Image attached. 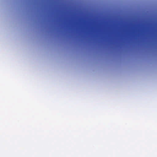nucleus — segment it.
Returning a JSON list of instances; mask_svg holds the SVG:
<instances>
[{
  "label": "nucleus",
  "instance_id": "f257e3e1",
  "mask_svg": "<svg viewBox=\"0 0 157 157\" xmlns=\"http://www.w3.org/2000/svg\"><path fill=\"white\" fill-rule=\"evenodd\" d=\"M68 9L67 10V33L69 31V15L68 14Z\"/></svg>",
  "mask_w": 157,
  "mask_h": 157
},
{
  "label": "nucleus",
  "instance_id": "f03ea898",
  "mask_svg": "<svg viewBox=\"0 0 157 157\" xmlns=\"http://www.w3.org/2000/svg\"><path fill=\"white\" fill-rule=\"evenodd\" d=\"M69 21H70V19L69 20Z\"/></svg>",
  "mask_w": 157,
  "mask_h": 157
}]
</instances>
